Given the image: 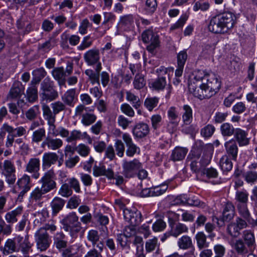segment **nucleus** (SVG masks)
Here are the masks:
<instances>
[{
    "label": "nucleus",
    "instance_id": "obj_1",
    "mask_svg": "<svg viewBox=\"0 0 257 257\" xmlns=\"http://www.w3.org/2000/svg\"><path fill=\"white\" fill-rule=\"evenodd\" d=\"M220 86V81L214 75H210L202 70H195L188 83L189 92L201 100L215 95Z\"/></svg>",
    "mask_w": 257,
    "mask_h": 257
},
{
    "label": "nucleus",
    "instance_id": "obj_2",
    "mask_svg": "<svg viewBox=\"0 0 257 257\" xmlns=\"http://www.w3.org/2000/svg\"><path fill=\"white\" fill-rule=\"evenodd\" d=\"M56 175L52 170L44 173L39 181L41 187H36L31 193L30 200L32 203L39 202L44 197V195L56 188Z\"/></svg>",
    "mask_w": 257,
    "mask_h": 257
},
{
    "label": "nucleus",
    "instance_id": "obj_3",
    "mask_svg": "<svg viewBox=\"0 0 257 257\" xmlns=\"http://www.w3.org/2000/svg\"><path fill=\"white\" fill-rule=\"evenodd\" d=\"M59 97L58 92L54 83L49 78H46L41 82L40 89L41 103H46L57 99Z\"/></svg>",
    "mask_w": 257,
    "mask_h": 257
},
{
    "label": "nucleus",
    "instance_id": "obj_4",
    "mask_svg": "<svg viewBox=\"0 0 257 257\" xmlns=\"http://www.w3.org/2000/svg\"><path fill=\"white\" fill-rule=\"evenodd\" d=\"M1 130L5 132V133H8L5 142V146L7 148H10L13 147V142L14 139L20 138L25 135L27 133L25 127L19 126L14 128L7 123H5L2 125Z\"/></svg>",
    "mask_w": 257,
    "mask_h": 257
},
{
    "label": "nucleus",
    "instance_id": "obj_5",
    "mask_svg": "<svg viewBox=\"0 0 257 257\" xmlns=\"http://www.w3.org/2000/svg\"><path fill=\"white\" fill-rule=\"evenodd\" d=\"M142 39L144 43L149 44L147 50L151 53L154 54L155 50L160 45L158 35L152 30L148 29L143 32Z\"/></svg>",
    "mask_w": 257,
    "mask_h": 257
},
{
    "label": "nucleus",
    "instance_id": "obj_6",
    "mask_svg": "<svg viewBox=\"0 0 257 257\" xmlns=\"http://www.w3.org/2000/svg\"><path fill=\"white\" fill-rule=\"evenodd\" d=\"M122 174L126 178H131L135 177L139 169L142 168L140 162L135 159L132 161L123 160L122 164Z\"/></svg>",
    "mask_w": 257,
    "mask_h": 257
},
{
    "label": "nucleus",
    "instance_id": "obj_7",
    "mask_svg": "<svg viewBox=\"0 0 257 257\" xmlns=\"http://www.w3.org/2000/svg\"><path fill=\"white\" fill-rule=\"evenodd\" d=\"M34 236L37 249L40 251L47 250L51 242L47 232L43 229H39L35 232Z\"/></svg>",
    "mask_w": 257,
    "mask_h": 257
},
{
    "label": "nucleus",
    "instance_id": "obj_8",
    "mask_svg": "<svg viewBox=\"0 0 257 257\" xmlns=\"http://www.w3.org/2000/svg\"><path fill=\"white\" fill-rule=\"evenodd\" d=\"M16 168L14 163L6 160L3 162L2 174L5 177L6 182L10 186L14 184L16 181Z\"/></svg>",
    "mask_w": 257,
    "mask_h": 257
},
{
    "label": "nucleus",
    "instance_id": "obj_9",
    "mask_svg": "<svg viewBox=\"0 0 257 257\" xmlns=\"http://www.w3.org/2000/svg\"><path fill=\"white\" fill-rule=\"evenodd\" d=\"M7 201V197L4 195L0 196V235H9L12 232V226L6 224L3 219L2 214L5 212V207Z\"/></svg>",
    "mask_w": 257,
    "mask_h": 257
},
{
    "label": "nucleus",
    "instance_id": "obj_10",
    "mask_svg": "<svg viewBox=\"0 0 257 257\" xmlns=\"http://www.w3.org/2000/svg\"><path fill=\"white\" fill-rule=\"evenodd\" d=\"M247 224L245 220L237 217L235 221L230 223L227 227V232L231 236L237 237L240 234V230L247 227Z\"/></svg>",
    "mask_w": 257,
    "mask_h": 257
},
{
    "label": "nucleus",
    "instance_id": "obj_11",
    "mask_svg": "<svg viewBox=\"0 0 257 257\" xmlns=\"http://www.w3.org/2000/svg\"><path fill=\"white\" fill-rule=\"evenodd\" d=\"M122 139L126 146L125 153L127 156L133 157L136 154H140V149L139 147L134 144L131 136L128 134H123Z\"/></svg>",
    "mask_w": 257,
    "mask_h": 257
},
{
    "label": "nucleus",
    "instance_id": "obj_12",
    "mask_svg": "<svg viewBox=\"0 0 257 257\" xmlns=\"http://www.w3.org/2000/svg\"><path fill=\"white\" fill-rule=\"evenodd\" d=\"M100 53L98 49L93 48L86 52L83 55L85 62L88 66H97L100 62Z\"/></svg>",
    "mask_w": 257,
    "mask_h": 257
},
{
    "label": "nucleus",
    "instance_id": "obj_13",
    "mask_svg": "<svg viewBox=\"0 0 257 257\" xmlns=\"http://www.w3.org/2000/svg\"><path fill=\"white\" fill-rule=\"evenodd\" d=\"M124 218L130 224L138 225L142 221V215L140 211L128 209H124L123 211Z\"/></svg>",
    "mask_w": 257,
    "mask_h": 257
},
{
    "label": "nucleus",
    "instance_id": "obj_14",
    "mask_svg": "<svg viewBox=\"0 0 257 257\" xmlns=\"http://www.w3.org/2000/svg\"><path fill=\"white\" fill-rule=\"evenodd\" d=\"M40 160L39 158L30 159L26 166V171L32 174V178L37 179L40 176Z\"/></svg>",
    "mask_w": 257,
    "mask_h": 257
},
{
    "label": "nucleus",
    "instance_id": "obj_15",
    "mask_svg": "<svg viewBox=\"0 0 257 257\" xmlns=\"http://www.w3.org/2000/svg\"><path fill=\"white\" fill-rule=\"evenodd\" d=\"M226 154L232 160L236 161L237 158L238 148L234 139H231L224 143Z\"/></svg>",
    "mask_w": 257,
    "mask_h": 257
},
{
    "label": "nucleus",
    "instance_id": "obj_16",
    "mask_svg": "<svg viewBox=\"0 0 257 257\" xmlns=\"http://www.w3.org/2000/svg\"><path fill=\"white\" fill-rule=\"evenodd\" d=\"M220 18L221 19V25L224 31L227 33L228 31L233 28L235 23V16L230 12H225L219 14Z\"/></svg>",
    "mask_w": 257,
    "mask_h": 257
},
{
    "label": "nucleus",
    "instance_id": "obj_17",
    "mask_svg": "<svg viewBox=\"0 0 257 257\" xmlns=\"http://www.w3.org/2000/svg\"><path fill=\"white\" fill-rule=\"evenodd\" d=\"M63 141L59 138H54L47 136L41 144L42 147H47L48 150L55 151L59 150L63 146Z\"/></svg>",
    "mask_w": 257,
    "mask_h": 257
},
{
    "label": "nucleus",
    "instance_id": "obj_18",
    "mask_svg": "<svg viewBox=\"0 0 257 257\" xmlns=\"http://www.w3.org/2000/svg\"><path fill=\"white\" fill-rule=\"evenodd\" d=\"M25 87L19 81H15L8 94V99H16L20 97L24 93Z\"/></svg>",
    "mask_w": 257,
    "mask_h": 257
},
{
    "label": "nucleus",
    "instance_id": "obj_19",
    "mask_svg": "<svg viewBox=\"0 0 257 257\" xmlns=\"http://www.w3.org/2000/svg\"><path fill=\"white\" fill-rule=\"evenodd\" d=\"M150 132L148 124L140 122L137 123L133 128L132 133L134 137L141 139L147 136Z\"/></svg>",
    "mask_w": 257,
    "mask_h": 257
},
{
    "label": "nucleus",
    "instance_id": "obj_20",
    "mask_svg": "<svg viewBox=\"0 0 257 257\" xmlns=\"http://www.w3.org/2000/svg\"><path fill=\"white\" fill-rule=\"evenodd\" d=\"M23 207L19 206L15 209L7 212L4 216L6 224H12L16 223L18 221V217L22 214L23 212Z\"/></svg>",
    "mask_w": 257,
    "mask_h": 257
},
{
    "label": "nucleus",
    "instance_id": "obj_21",
    "mask_svg": "<svg viewBox=\"0 0 257 257\" xmlns=\"http://www.w3.org/2000/svg\"><path fill=\"white\" fill-rule=\"evenodd\" d=\"M15 240L17 243L18 251L21 250L24 254H28L32 246L29 240L28 235H26L25 238L18 235L15 237Z\"/></svg>",
    "mask_w": 257,
    "mask_h": 257
},
{
    "label": "nucleus",
    "instance_id": "obj_22",
    "mask_svg": "<svg viewBox=\"0 0 257 257\" xmlns=\"http://www.w3.org/2000/svg\"><path fill=\"white\" fill-rule=\"evenodd\" d=\"M67 237L62 231L56 233L53 236L54 246L60 251L67 247Z\"/></svg>",
    "mask_w": 257,
    "mask_h": 257
},
{
    "label": "nucleus",
    "instance_id": "obj_23",
    "mask_svg": "<svg viewBox=\"0 0 257 257\" xmlns=\"http://www.w3.org/2000/svg\"><path fill=\"white\" fill-rule=\"evenodd\" d=\"M17 184L21 190L19 196H23L30 190L32 187L30 177L28 175L24 174L21 178L18 179Z\"/></svg>",
    "mask_w": 257,
    "mask_h": 257
},
{
    "label": "nucleus",
    "instance_id": "obj_24",
    "mask_svg": "<svg viewBox=\"0 0 257 257\" xmlns=\"http://www.w3.org/2000/svg\"><path fill=\"white\" fill-rule=\"evenodd\" d=\"M221 19L220 18L219 15H217L213 17L209 22L208 29L210 31L216 34H224V29L221 25Z\"/></svg>",
    "mask_w": 257,
    "mask_h": 257
},
{
    "label": "nucleus",
    "instance_id": "obj_25",
    "mask_svg": "<svg viewBox=\"0 0 257 257\" xmlns=\"http://www.w3.org/2000/svg\"><path fill=\"white\" fill-rule=\"evenodd\" d=\"M61 222L64 230H68L70 227L81 223L78 221V217L74 212L69 213Z\"/></svg>",
    "mask_w": 257,
    "mask_h": 257
},
{
    "label": "nucleus",
    "instance_id": "obj_26",
    "mask_svg": "<svg viewBox=\"0 0 257 257\" xmlns=\"http://www.w3.org/2000/svg\"><path fill=\"white\" fill-rule=\"evenodd\" d=\"M234 138V140L236 143H238L239 147L247 146L249 143V139L247 138V133L241 128H235Z\"/></svg>",
    "mask_w": 257,
    "mask_h": 257
},
{
    "label": "nucleus",
    "instance_id": "obj_27",
    "mask_svg": "<svg viewBox=\"0 0 257 257\" xmlns=\"http://www.w3.org/2000/svg\"><path fill=\"white\" fill-rule=\"evenodd\" d=\"M93 174L95 177L105 176L108 179L111 180L113 178V171L111 169H106L102 165H95L93 168Z\"/></svg>",
    "mask_w": 257,
    "mask_h": 257
},
{
    "label": "nucleus",
    "instance_id": "obj_28",
    "mask_svg": "<svg viewBox=\"0 0 257 257\" xmlns=\"http://www.w3.org/2000/svg\"><path fill=\"white\" fill-rule=\"evenodd\" d=\"M85 139L89 144H91L92 140L87 132L82 133L79 130H74L71 133L69 137L66 139L68 142H71L78 140Z\"/></svg>",
    "mask_w": 257,
    "mask_h": 257
},
{
    "label": "nucleus",
    "instance_id": "obj_29",
    "mask_svg": "<svg viewBox=\"0 0 257 257\" xmlns=\"http://www.w3.org/2000/svg\"><path fill=\"white\" fill-rule=\"evenodd\" d=\"M102 69L101 64H98L96 66L95 71L91 69H87L85 71V74L89 77V79L92 84L97 83L100 85L99 76L100 72Z\"/></svg>",
    "mask_w": 257,
    "mask_h": 257
},
{
    "label": "nucleus",
    "instance_id": "obj_30",
    "mask_svg": "<svg viewBox=\"0 0 257 257\" xmlns=\"http://www.w3.org/2000/svg\"><path fill=\"white\" fill-rule=\"evenodd\" d=\"M58 156L56 153L48 152L44 154L42 158V166L44 168H49L52 165L56 163L58 160Z\"/></svg>",
    "mask_w": 257,
    "mask_h": 257
},
{
    "label": "nucleus",
    "instance_id": "obj_31",
    "mask_svg": "<svg viewBox=\"0 0 257 257\" xmlns=\"http://www.w3.org/2000/svg\"><path fill=\"white\" fill-rule=\"evenodd\" d=\"M62 100L68 106L70 107L74 106L76 99V90L75 89H70L68 90L61 97Z\"/></svg>",
    "mask_w": 257,
    "mask_h": 257
},
{
    "label": "nucleus",
    "instance_id": "obj_32",
    "mask_svg": "<svg viewBox=\"0 0 257 257\" xmlns=\"http://www.w3.org/2000/svg\"><path fill=\"white\" fill-rule=\"evenodd\" d=\"M170 226V234L175 237H178L182 233H187L188 231V227L181 223H171Z\"/></svg>",
    "mask_w": 257,
    "mask_h": 257
},
{
    "label": "nucleus",
    "instance_id": "obj_33",
    "mask_svg": "<svg viewBox=\"0 0 257 257\" xmlns=\"http://www.w3.org/2000/svg\"><path fill=\"white\" fill-rule=\"evenodd\" d=\"M188 151L186 148L176 147L172 151L171 160L174 162L181 161L185 158Z\"/></svg>",
    "mask_w": 257,
    "mask_h": 257
},
{
    "label": "nucleus",
    "instance_id": "obj_34",
    "mask_svg": "<svg viewBox=\"0 0 257 257\" xmlns=\"http://www.w3.org/2000/svg\"><path fill=\"white\" fill-rule=\"evenodd\" d=\"M234 207L230 202H227L224 206L222 213V221H228L234 216Z\"/></svg>",
    "mask_w": 257,
    "mask_h": 257
},
{
    "label": "nucleus",
    "instance_id": "obj_35",
    "mask_svg": "<svg viewBox=\"0 0 257 257\" xmlns=\"http://www.w3.org/2000/svg\"><path fill=\"white\" fill-rule=\"evenodd\" d=\"M43 116L47 124L55 123L56 121V114L50 109V107L45 103L42 105Z\"/></svg>",
    "mask_w": 257,
    "mask_h": 257
},
{
    "label": "nucleus",
    "instance_id": "obj_36",
    "mask_svg": "<svg viewBox=\"0 0 257 257\" xmlns=\"http://www.w3.org/2000/svg\"><path fill=\"white\" fill-rule=\"evenodd\" d=\"M232 248L240 255H244L248 252L247 246L241 239L233 241L231 243Z\"/></svg>",
    "mask_w": 257,
    "mask_h": 257
},
{
    "label": "nucleus",
    "instance_id": "obj_37",
    "mask_svg": "<svg viewBox=\"0 0 257 257\" xmlns=\"http://www.w3.org/2000/svg\"><path fill=\"white\" fill-rule=\"evenodd\" d=\"M17 244V243L15 240V238L14 239H8L5 242L4 246L3 247H2V250H3V253L5 254H9L15 252H18Z\"/></svg>",
    "mask_w": 257,
    "mask_h": 257
},
{
    "label": "nucleus",
    "instance_id": "obj_38",
    "mask_svg": "<svg viewBox=\"0 0 257 257\" xmlns=\"http://www.w3.org/2000/svg\"><path fill=\"white\" fill-rule=\"evenodd\" d=\"M52 74L54 78L58 81L60 85L65 84L66 73L62 67L55 68L52 71Z\"/></svg>",
    "mask_w": 257,
    "mask_h": 257
},
{
    "label": "nucleus",
    "instance_id": "obj_39",
    "mask_svg": "<svg viewBox=\"0 0 257 257\" xmlns=\"http://www.w3.org/2000/svg\"><path fill=\"white\" fill-rule=\"evenodd\" d=\"M182 120L184 124H189L193 119V111L192 108L188 104H185L182 107Z\"/></svg>",
    "mask_w": 257,
    "mask_h": 257
},
{
    "label": "nucleus",
    "instance_id": "obj_40",
    "mask_svg": "<svg viewBox=\"0 0 257 257\" xmlns=\"http://www.w3.org/2000/svg\"><path fill=\"white\" fill-rule=\"evenodd\" d=\"M65 204V201L58 197H55L51 201L50 206L52 209L53 214H57L62 209Z\"/></svg>",
    "mask_w": 257,
    "mask_h": 257
},
{
    "label": "nucleus",
    "instance_id": "obj_41",
    "mask_svg": "<svg viewBox=\"0 0 257 257\" xmlns=\"http://www.w3.org/2000/svg\"><path fill=\"white\" fill-rule=\"evenodd\" d=\"M97 116L93 113L85 112L81 119V123L84 126H87L92 124L96 120Z\"/></svg>",
    "mask_w": 257,
    "mask_h": 257
},
{
    "label": "nucleus",
    "instance_id": "obj_42",
    "mask_svg": "<svg viewBox=\"0 0 257 257\" xmlns=\"http://www.w3.org/2000/svg\"><path fill=\"white\" fill-rule=\"evenodd\" d=\"M231 159L228 156L223 155L220 159L219 164L220 167L223 172L230 171L233 166Z\"/></svg>",
    "mask_w": 257,
    "mask_h": 257
},
{
    "label": "nucleus",
    "instance_id": "obj_43",
    "mask_svg": "<svg viewBox=\"0 0 257 257\" xmlns=\"http://www.w3.org/2000/svg\"><path fill=\"white\" fill-rule=\"evenodd\" d=\"M220 132L223 137H229L234 135L235 128L231 124L225 122L220 126Z\"/></svg>",
    "mask_w": 257,
    "mask_h": 257
},
{
    "label": "nucleus",
    "instance_id": "obj_44",
    "mask_svg": "<svg viewBox=\"0 0 257 257\" xmlns=\"http://www.w3.org/2000/svg\"><path fill=\"white\" fill-rule=\"evenodd\" d=\"M97 250L95 248L90 249L84 256V257H102L101 252L104 248V243L102 241H99L96 245Z\"/></svg>",
    "mask_w": 257,
    "mask_h": 257
},
{
    "label": "nucleus",
    "instance_id": "obj_45",
    "mask_svg": "<svg viewBox=\"0 0 257 257\" xmlns=\"http://www.w3.org/2000/svg\"><path fill=\"white\" fill-rule=\"evenodd\" d=\"M195 239L199 249H202L209 246V243L206 240V236L203 232H198L195 235Z\"/></svg>",
    "mask_w": 257,
    "mask_h": 257
},
{
    "label": "nucleus",
    "instance_id": "obj_46",
    "mask_svg": "<svg viewBox=\"0 0 257 257\" xmlns=\"http://www.w3.org/2000/svg\"><path fill=\"white\" fill-rule=\"evenodd\" d=\"M242 238L248 248L251 247L255 244V237L253 233L250 230H244Z\"/></svg>",
    "mask_w": 257,
    "mask_h": 257
},
{
    "label": "nucleus",
    "instance_id": "obj_47",
    "mask_svg": "<svg viewBox=\"0 0 257 257\" xmlns=\"http://www.w3.org/2000/svg\"><path fill=\"white\" fill-rule=\"evenodd\" d=\"M152 87L156 90H163L167 85L165 77L158 76L151 84Z\"/></svg>",
    "mask_w": 257,
    "mask_h": 257
},
{
    "label": "nucleus",
    "instance_id": "obj_48",
    "mask_svg": "<svg viewBox=\"0 0 257 257\" xmlns=\"http://www.w3.org/2000/svg\"><path fill=\"white\" fill-rule=\"evenodd\" d=\"M178 245L181 249L190 248L193 246L192 239L188 235H183L178 239Z\"/></svg>",
    "mask_w": 257,
    "mask_h": 257
},
{
    "label": "nucleus",
    "instance_id": "obj_49",
    "mask_svg": "<svg viewBox=\"0 0 257 257\" xmlns=\"http://www.w3.org/2000/svg\"><path fill=\"white\" fill-rule=\"evenodd\" d=\"M238 212L240 216V217L243 218L247 221L250 217V213L247 208V204H237Z\"/></svg>",
    "mask_w": 257,
    "mask_h": 257
},
{
    "label": "nucleus",
    "instance_id": "obj_50",
    "mask_svg": "<svg viewBox=\"0 0 257 257\" xmlns=\"http://www.w3.org/2000/svg\"><path fill=\"white\" fill-rule=\"evenodd\" d=\"M32 74L33 78L32 82L36 84L39 83L46 75L47 72L44 68L41 67L34 70L32 72Z\"/></svg>",
    "mask_w": 257,
    "mask_h": 257
},
{
    "label": "nucleus",
    "instance_id": "obj_51",
    "mask_svg": "<svg viewBox=\"0 0 257 257\" xmlns=\"http://www.w3.org/2000/svg\"><path fill=\"white\" fill-rule=\"evenodd\" d=\"M160 243L158 242V238L154 237L152 239L147 240L145 243L146 251L147 252H151L154 251L156 248H159Z\"/></svg>",
    "mask_w": 257,
    "mask_h": 257
},
{
    "label": "nucleus",
    "instance_id": "obj_52",
    "mask_svg": "<svg viewBox=\"0 0 257 257\" xmlns=\"http://www.w3.org/2000/svg\"><path fill=\"white\" fill-rule=\"evenodd\" d=\"M87 239L91 242L93 247H96V245L100 239L98 232L94 229L89 230L87 235Z\"/></svg>",
    "mask_w": 257,
    "mask_h": 257
},
{
    "label": "nucleus",
    "instance_id": "obj_53",
    "mask_svg": "<svg viewBox=\"0 0 257 257\" xmlns=\"http://www.w3.org/2000/svg\"><path fill=\"white\" fill-rule=\"evenodd\" d=\"M119 24L121 27H124V29L130 28L134 24L133 15H127L120 17Z\"/></svg>",
    "mask_w": 257,
    "mask_h": 257
},
{
    "label": "nucleus",
    "instance_id": "obj_54",
    "mask_svg": "<svg viewBox=\"0 0 257 257\" xmlns=\"http://www.w3.org/2000/svg\"><path fill=\"white\" fill-rule=\"evenodd\" d=\"M46 136V131L44 127L39 128L35 131L32 136V141L38 143L40 142Z\"/></svg>",
    "mask_w": 257,
    "mask_h": 257
},
{
    "label": "nucleus",
    "instance_id": "obj_55",
    "mask_svg": "<svg viewBox=\"0 0 257 257\" xmlns=\"http://www.w3.org/2000/svg\"><path fill=\"white\" fill-rule=\"evenodd\" d=\"M40 113V107L38 105H35L29 108L25 113L26 118L32 120L35 119Z\"/></svg>",
    "mask_w": 257,
    "mask_h": 257
},
{
    "label": "nucleus",
    "instance_id": "obj_56",
    "mask_svg": "<svg viewBox=\"0 0 257 257\" xmlns=\"http://www.w3.org/2000/svg\"><path fill=\"white\" fill-rule=\"evenodd\" d=\"M66 104L61 101H56L51 104L52 111L57 115L60 112L65 111L67 109Z\"/></svg>",
    "mask_w": 257,
    "mask_h": 257
},
{
    "label": "nucleus",
    "instance_id": "obj_57",
    "mask_svg": "<svg viewBox=\"0 0 257 257\" xmlns=\"http://www.w3.org/2000/svg\"><path fill=\"white\" fill-rule=\"evenodd\" d=\"M159 103V98L157 97H147L144 101V106L149 111H152Z\"/></svg>",
    "mask_w": 257,
    "mask_h": 257
},
{
    "label": "nucleus",
    "instance_id": "obj_58",
    "mask_svg": "<svg viewBox=\"0 0 257 257\" xmlns=\"http://www.w3.org/2000/svg\"><path fill=\"white\" fill-rule=\"evenodd\" d=\"M126 99L130 101L133 105V106L138 109L141 105V102L138 96L135 95L134 93L127 91L126 92Z\"/></svg>",
    "mask_w": 257,
    "mask_h": 257
},
{
    "label": "nucleus",
    "instance_id": "obj_59",
    "mask_svg": "<svg viewBox=\"0 0 257 257\" xmlns=\"http://www.w3.org/2000/svg\"><path fill=\"white\" fill-rule=\"evenodd\" d=\"M199 159V157H193L190 159V168L191 170L195 173L200 172L203 168H202L201 165L200 164V162L198 161Z\"/></svg>",
    "mask_w": 257,
    "mask_h": 257
},
{
    "label": "nucleus",
    "instance_id": "obj_60",
    "mask_svg": "<svg viewBox=\"0 0 257 257\" xmlns=\"http://www.w3.org/2000/svg\"><path fill=\"white\" fill-rule=\"evenodd\" d=\"M248 194L245 190L237 191L235 194V199L238 201L237 204H247Z\"/></svg>",
    "mask_w": 257,
    "mask_h": 257
},
{
    "label": "nucleus",
    "instance_id": "obj_61",
    "mask_svg": "<svg viewBox=\"0 0 257 257\" xmlns=\"http://www.w3.org/2000/svg\"><path fill=\"white\" fill-rule=\"evenodd\" d=\"M113 148L116 155L119 157L122 158L124 155L125 151L123 143L120 140L117 139L115 141Z\"/></svg>",
    "mask_w": 257,
    "mask_h": 257
},
{
    "label": "nucleus",
    "instance_id": "obj_62",
    "mask_svg": "<svg viewBox=\"0 0 257 257\" xmlns=\"http://www.w3.org/2000/svg\"><path fill=\"white\" fill-rule=\"evenodd\" d=\"M133 84L134 88L137 89H141L146 85V81L144 75L140 74H137L135 76Z\"/></svg>",
    "mask_w": 257,
    "mask_h": 257
},
{
    "label": "nucleus",
    "instance_id": "obj_63",
    "mask_svg": "<svg viewBox=\"0 0 257 257\" xmlns=\"http://www.w3.org/2000/svg\"><path fill=\"white\" fill-rule=\"evenodd\" d=\"M215 130V127L213 125L209 124L201 128L200 133L203 137L209 138L213 135Z\"/></svg>",
    "mask_w": 257,
    "mask_h": 257
},
{
    "label": "nucleus",
    "instance_id": "obj_64",
    "mask_svg": "<svg viewBox=\"0 0 257 257\" xmlns=\"http://www.w3.org/2000/svg\"><path fill=\"white\" fill-rule=\"evenodd\" d=\"M27 96L29 102H33L38 98V91L36 86H32L27 90Z\"/></svg>",
    "mask_w": 257,
    "mask_h": 257
}]
</instances>
